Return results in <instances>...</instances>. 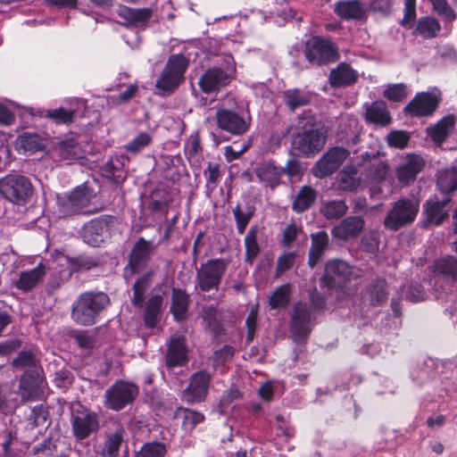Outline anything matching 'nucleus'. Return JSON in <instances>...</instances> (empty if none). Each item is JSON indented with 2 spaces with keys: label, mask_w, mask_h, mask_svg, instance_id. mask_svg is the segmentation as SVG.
Masks as SVG:
<instances>
[{
  "label": "nucleus",
  "mask_w": 457,
  "mask_h": 457,
  "mask_svg": "<svg viewBox=\"0 0 457 457\" xmlns=\"http://www.w3.org/2000/svg\"><path fill=\"white\" fill-rule=\"evenodd\" d=\"M326 297L316 289L309 295V302H299L293 309L290 320V333L294 341L303 344L306 341L316 324L318 313L324 309Z\"/></svg>",
  "instance_id": "obj_1"
},
{
  "label": "nucleus",
  "mask_w": 457,
  "mask_h": 457,
  "mask_svg": "<svg viewBox=\"0 0 457 457\" xmlns=\"http://www.w3.org/2000/svg\"><path fill=\"white\" fill-rule=\"evenodd\" d=\"M327 130L313 118H305L294 135L292 145L300 154L309 157L319 153L325 145Z\"/></svg>",
  "instance_id": "obj_2"
},
{
  "label": "nucleus",
  "mask_w": 457,
  "mask_h": 457,
  "mask_svg": "<svg viewBox=\"0 0 457 457\" xmlns=\"http://www.w3.org/2000/svg\"><path fill=\"white\" fill-rule=\"evenodd\" d=\"M110 304L109 296L104 292H84L79 295L71 309L72 320L82 326L96 322L99 314Z\"/></svg>",
  "instance_id": "obj_3"
},
{
  "label": "nucleus",
  "mask_w": 457,
  "mask_h": 457,
  "mask_svg": "<svg viewBox=\"0 0 457 457\" xmlns=\"http://www.w3.org/2000/svg\"><path fill=\"white\" fill-rule=\"evenodd\" d=\"M216 122L220 133H226L229 136L240 137L245 134L251 124V120L246 118L244 113L236 112L225 107H219L215 113ZM211 137L215 145L229 140V137L223 134L211 132Z\"/></svg>",
  "instance_id": "obj_4"
},
{
  "label": "nucleus",
  "mask_w": 457,
  "mask_h": 457,
  "mask_svg": "<svg viewBox=\"0 0 457 457\" xmlns=\"http://www.w3.org/2000/svg\"><path fill=\"white\" fill-rule=\"evenodd\" d=\"M420 212V200L416 197H401L391 204L383 224L391 231H397L414 222Z\"/></svg>",
  "instance_id": "obj_5"
},
{
  "label": "nucleus",
  "mask_w": 457,
  "mask_h": 457,
  "mask_svg": "<svg viewBox=\"0 0 457 457\" xmlns=\"http://www.w3.org/2000/svg\"><path fill=\"white\" fill-rule=\"evenodd\" d=\"M228 266V262L222 258L207 260L196 269L195 287L204 293L217 292Z\"/></svg>",
  "instance_id": "obj_6"
},
{
  "label": "nucleus",
  "mask_w": 457,
  "mask_h": 457,
  "mask_svg": "<svg viewBox=\"0 0 457 457\" xmlns=\"http://www.w3.org/2000/svg\"><path fill=\"white\" fill-rule=\"evenodd\" d=\"M357 277L359 273L355 267L343 260L334 259L326 263L320 283L321 287L337 290Z\"/></svg>",
  "instance_id": "obj_7"
},
{
  "label": "nucleus",
  "mask_w": 457,
  "mask_h": 457,
  "mask_svg": "<svg viewBox=\"0 0 457 457\" xmlns=\"http://www.w3.org/2000/svg\"><path fill=\"white\" fill-rule=\"evenodd\" d=\"M138 394L139 388L136 384L119 379L105 390L104 405L108 410L120 411L131 405Z\"/></svg>",
  "instance_id": "obj_8"
},
{
  "label": "nucleus",
  "mask_w": 457,
  "mask_h": 457,
  "mask_svg": "<svg viewBox=\"0 0 457 457\" xmlns=\"http://www.w3.org/2000/svg\"><path fill=\"white\" fill-rule=\"evenodd\" d=\"M188 64L189 61L184 54H171L156 80L155 87L163 93H171L183 80Z\"/></svg>",
  "instance_id": "obj_9"
},
{
  "label": "nucleus",
  "mask_w": 457,
  "mask_h": 457,
  "mask_svg": "<svg viewBox=\"0 0 457 457\" xmlns=\"http://www.w3.org/2000/svg\"><path fill=\"white\" fill-rule=\"evenodd\" d=\"M0 194L13 204L24 205L32 196L33 188L27 177L9 174L0 179Z\"/></svg>",
  "instance_id": "obj_10"
},
{
  "label": "nucleus",
  "mask_w": 457,
  "mask_h": 457,
  "mask_svg": "<svg viewBox=\"0 0 457 457\" xmlns=\"http://www.w3.org/2000/svg\"><path fill=\"white\" fill-rule=\"evenodd\" d=\"M116 219L111 215H101L85 223L80 229V237L88 245L98 247L111 237Z\"/></svg>",
  "instance_id": "obj_11"
},
{
  "label": "nucleus",
  "mask_w": 457,
  "mask_h": 457,
  "mask_svg": "<svg viewBox=\"0 0 457 457\" xmlns=\"http://www.w3.org/2000/svg\"><path fill=\"white\" fill-rule=\"evenodd\" d=\"M92 196V191L88 187L79 186L69 195L58 199V211L62 216L87 214L89 212L86 209L88 207Z\"/></svg>",
  "instance_id": "obj_12"
},
{
  "label": "nucleus",
  "mask_w": 457,
  "mask_h": 457,
  "mask_svg": "<svg viewBox=\"0 0 457 457\" xmlns=\"http://www.w3.org/2000/svg\"><path fill=\"white\" fill-rule=\"evenodd\" d=\"M304 55L310 63L319 66L336 62L338 58L335 44L320 37H313L306 42Z\"/></svg>",
  "instance_id": "obj_13"
},
{
  "label": "nucleus",
  "mask_w": 457,
  "mask_h": 457,
  "mask_svg": "<svg viewBox=\"0 0 457 457\" xmlns=\"http://www.w3.org/2000/svg\"><path fill=\"white\" fill-rule=\"evenodd\" d=\"M441 102L442 94L437 89L420 92L404 107V112L411 117H429L435 113Z\"/></svg>",
  "instance_id": "obj_14"
},
{
  "label": "nucleus",
  "mask_w": 457,
  "mask_h": 457,
  "mask_svg": "<svg viewBox=\"0 0 457 457\" xmlns=\"http://www.w3.org/2000/svg\"><path fill=\"white\" fill-rule=\"evenodd\" d=\"M155 251L153 240H145L140 237L134 244L129 256V262L124 269L125 276L142 272L148 265Z\"/></svg>",
  "instance_id": "obj_15"
},
{
  "label": "nucleus",
  "mask_w": 457,
  "mask_h": 457,
  "mask_svg": "<svg viewBox=\"0 0 457 457\" xmlns=\"http://www.w3.org/2000/svg\"><path fill=\"white\" fill-rule=\"evenodd\" d=\"M72 433L78 440H84L99 428L98 416L89 410L76 411L71 418Z\"/></svg>",
  "instance_id": "obj_16"
},
{
  "label": "nucleus",
  "mask_w": 457,
  "mask_h": 457,
  "mask_svg": "<svg viewBox=\"0 0 457 457\" xmlns=\"http://www.w3.org/2000/svg\"><path fill=\"white\" fill-rule=\"evenodd\" d=\"M212 375L206 370H199L192 374L189 384L182 393V398L190 403L205 400Z\"/></svg>",
  "instance_id": "obj_17"
},
{
  "label": "nucleus",
  "mask_w": 457,
  "mask_h": 457,
  "mask_svg": "<svg viewBox=\"0 0 457 457\" xmlns=\"http://www.w3.org/2000/svg\"><path fill=\"white\" fill-rule=\"evenodd\" d=\"M348 151L343 147L330 148L315 164L314 175L323 179L333 174L347 158Z\"/></svg>",
  "instance_id": "obj_18"
},
{
  "label": "nucleus",
  "mask_w": 457,
  "mask_h": 457,
  "mask_svg": "<svg viewBox=\"0 0 457 457\" xmlns=\"http://www.w3.org/2000/svg\"><path fill=\"white\" fill-rule=\"evenodd\" d=\"M234 72L232 67L227 70L219 67L208 69L200 78L199 86L204 93L218 91L230 83Z\"/></svg>",
  "instance_id": "obj_19"
},
{
  "label": "nucleus",
  "mask_w": 457,
  "mask_h": 457,
  "mask_svg": "<svg viewBox=\"0 0 457 457\" xmlns=\"http://www.w3.org/2000/svg\"><path fill=\"white\" fill-rule=\"evenodd\" d=\"M424 158L417 154H406L395 170V176L398 182L402 185H408L413 182L417 176L425 167Z\"/></svg>",
  "instance_id": "obj_20"
},
{
  "label": "nucleus",
  "mask_w": 457,
  "mask_h": 457,
  "mask_svg": "<svg viewBox=\"0 0 457 457\" xmlns=\"http://www.w3.org/2000/svg\"><path fill=\"white\" fill-rule=\"evenodd\" d=\"M451 199L446 196L440 200L438 197H429L423 204V215L426 225H440L446 219L449 212Z\"/></svg>",
  "instance_id": "obj_21"
},
{
  "label": "nucleus",
  "mask_w": 457,
  "mask_h": 457,
  "mask_svg": "<svg viewBox=\"0 0 457 457\" xmlns=\"http://www.w3.org/2000/svg\"><path fill=\"white\" fill-rule=\"evenodd\" d=\"M365 221L360 216H349L331 229L332 236L340 240H349L357 237L364 228Z\"/></svg>",
  "instance_id": "obj_22"
},
{
  "label": "nucleus",
  "mask_w": 457,
  "mask_h": 457,
  "mask_svg": "<svg viewBox=\"0 0 457 457\" xmlns=\"http://www.w3.org/2000/svg\"><path fill=\"white\" fill-rule=\"evenodd\" d=\"M129 158L124 154L112 156L101 168V174L116 184L121 183L126 179L125 166Z\"/></svg>",
  "instance_id": "obj_23"
},
{
  "label": "nucleus",
  "mask_w": 457,
  "mask_h": 457,
  "mask_svg": "<svg viewBox=\"0 0 457 457\" xmlns=\"http://www.w3.org/2000/svg\"><path fill=\"white\" fill-rule=\"evenodd\" d=\"M187 361V350L185 338L172 337L168 344L166 365L169 368L184 366Z\"/></svg>",
  "instance_id": "obj_24"
},
{
  "label": "nucleus",
  "mask_w": 457,
  "mask_h": 457,
  "mask_svg": "<svg viewBox=\"0 0 457 457\" xmlns=\"http://www.w3.org/2000/svg\"><path fill=\"white\" fill-rule=\"evenodd\" d=\"M40 371L41 368L30 369L21 377L19 389L23 398H32L37 395L43 382Z\"/></svg>",
  "instance_id": "obj_25"
},
{
  "label": "nucleus",
  "mask_w": 457,
  "mask_h": 457,
  "mask_svg": "<svg viewBox=\"0 0 457 457\" xmlns=\"http://www.w3.org/2000/svg\"><path fill=\"white\" fill-rule=\"evenodd\" d=\"M311 247L309 249L308 264L314 268L328 248L329 237L325 230L311 234Z\"/></svg>",
  "instance_id": "obj_26"
},
{
  "label": "nucleus",
  "mask_w": 457,
  "mask_h": 457,
  "mask_svg": "<svg viewBox=\"0 0 457 457\" xmlns=\"http://www.w3.org/2000/svg\"><path fill=\"white\" fill-rule=\"evenodd\" d=\"M455 125L454 115H447L438 120L434 126L427 128V134L431 140L437 144H443L453 133Z\"/></svg>",
  "instance_id": "obj_27"
},
{
  "label": "nucleus",
  "mask_w": 457,
  "mask_h": 457,
  "mask_svg": "<svg viewBox=\"0 0 457 457\" xmlns=\"http://www.w3.org/2000/svg\"><path fill=\"white\" fill-rule=\"evenodd\" d=\"M358 78V72L350 64L340 62L330 71L329 82L333 87H345L354 84Z\"/></svg>",
  "instance_id": "obj_28"
},
{
  "label": "nucleus",
  "mask_w": 457,
  "mask_h": 457,
  "mask_svg": "<svg viewBox=\"0 0 457 457\" xmlns=\"http://www.w3.org/2000/svg\"><path fill=\"white\" fill-rule=\"evenodd\" d=\"M119 15L123 18L128 24L136 28H145L153 15L151 8H130L122 7Z\"/></svg>",
  "instance_id": "obj_29"
},
{
  "label": "nucleus",
  "mask_w": 457,
  "mask_h": 457,
  "mask_svg": "<svg viewBox=\"0 0 457 457\" xmlns=\"http://www.w3.org/2000/svg\"><path fill=\"white\" fill-rule=\"evenodd\" d=\"M365 120L368 123L386 126L391 122L387 105L384 101H375L366 108Z\"/></svg>",
  "instance_id": "obj_30"
},
{
  "label": "nucleus",
  "mask_w": 457,
  "mask_h": 457,
  "mask_svg": "<svg viewBox=\"0 0 457 457\" xmlns=\"http://www.w3.org/2000/svg\"><path fill=\"white\" fill-rule=\"evenodd\" d=\"M436 362L434 359L428 358L421 363L416 364L411 371V379L417 385H422L434 378L437 374Z\"/></svg>",
  "instance_id": "obj_31"
},
{
  "label": "nucleus",
  "mask_w": 457,
  "mask_h": 457,
  "mask_svg": "<svg viewBox=\"0 0 457 457\" xmlns=\"http://www.w3.org/2000/svg\"><path fill=\"white\" fill-rule=\"evenodd\" d=\"M124 434L125 430L122 428L108 433L99 451L100 455L102 457H118L120 448L124 441Z\"/></svg>",
  "instance_id": "obj_32"
},
{
  "label": "nucleus",
  "mask_w": 457,
  "mask_h": 457,
  "mask_svg": "<svg viewBox=\"0 0 457 457\" xmlns=\"http://www.w3.org/2000/svg\"><path fill=\"white\" fill-rule=\"evenodd\" d=\"M317 199V191L310 186L302 187L293 197L292 210L302 213L312 207Z\"/></svg>",
  "instance_id": "obj_33"
},
{
  "label": "nucleus",
  "mask_w": 457,
  "mask_h": 457,
  "mask_svg": "<svg viewBox=\"0 0 457 457\" xmlns=\"http://www.w3.org/2000/svg\"><path fill=\"white\" fill-rule=\"evenodd\" d=\"M163 297L160 295H152L145 303L144 313L145 326L149 328L156 327L160 321Z\"/></svg>",
  "instance_id": "obj_34"
},
{
  "label": "nucleus",
  "mask_w": 457,
  "mask_h": 457,
  "mask_svg": "<svg viewBox=\"0 0 457 457\" xmlns=\"http://www.w3.org/2000/svg\"><path fill=\"white\" fill-rule=\"evenodd\" d=\"M360 183L358 170L353 165L345 166L337 174V187L340 190L352 192L360 186Z\"/></svg>",
  "instance_id": "obj_35"
},
{
  "label": "nucleus",
  "mask_w": 457,
  "mask_h": 457,
  "mask_svg": "<svg viewBox=\"0 0 457 457\" xmlns=\"http://www.w3.org/2000/svg\"><path fill=\"white\" fill-rule=\"evenodd\" d=\"M189 295L184 290L179 288L172 289L170 312L177 321L186 319Z\"/></svg>",
  "instance_id": "obj_36"
},
{
  "label": "nucleus",
  "mask_w": 457,
  "mask_h": 457,
  "mask_svg": "<svg viewBox=\"0 0 457 457\" xmlns=\"http://www.w3.org/2000/svg\"><path fill=\"white\" fill-rule=\"evenodd\" d=\"M55 152L62 160L69 162L83 158V151L73 137L60 142L56 146Z\"/></svg>",
  "instance_id": "obj_37"
},
{
  "label": "nucleus",
  "mask_w": 457,
  "mask_h": 457,
  "mask_svg": "<svg viewBox=\"0 0 457 457\" xmlns=\"http://www.w3.org/2000/svg\"><path fill=\"white\" fill-rule=\"evenodd\" d=\"M371 305H382L388 297L387 284L384 278L372 279L366 289Z\"/></svg>",
  "instance_id": "obj_38"
},
{
  "label": "nucleus",
  "mask_w": 457,
  "mask_h": 457,
  "mask_svg": "<svg viewBox=\"0 0 457 457\" xmlns=\"http://www.w3.org/2000/svg\"><path fill=\"white\" fill-rule=\"evenodd\" d=\"M255 174L260 181L266 182L273 187L279 184L280 178L283 174V169L275 166L271 162H263L256 167Z\"/></svg>",
  "instance_id": "obj_39"
},
{
  "label": "nucleus",
  "mask_w": 457,
  "mask_h": 457,
  "mask_svg": "<svg viewBox=\"0 0 457 457\" xmlns=\"http://www.w3.org/2000/svg\"><path fill=\"white\" fill-rule=\"evenodd\" d=\"M283 100L291 112L306 106L311 102L312 96L309 92L298 88H290L283 92Z\"/></svg>",
  "instance_id": "obj_40"
},
{
  "label": "nucleus",
  "mask_w": 457,
  "mask_h": 457,
  "mask_svg": "<svg viewBox=\"0 0 457 457\" xmlns=\"http://www.w3.org/2000/svg\"><path fill=\"white\" fill-rule=\"evenodd\" d=\"M45 273V268L42 265H37L32 270L22 271L16 282V287L25 292L29 291L42 280Z\"/></svg>",
  "instance_id": "obj_41"
},
{
  "label": "nucleus",
  "mask_w": 457,
  "mask_h": 457,
  "mask_svg": "<svg viewBox=\"0 0 457 457\" xmlns=\"http://www.w3.org/2000/svg\"><path fill=\"white\" fill-rule=\"evenodd\" d=\"M348 206L345 200H324L320 203V212L327 220H338L345 215Z\"/></svg>",
  "instance_id": "obj_42"
},
{
  "label": "nucleus",
  "mask_w": 457,
  "mask_h": 457,
  "mask_svg": "<svg viewBox=\"0 0 457 457\" xmlns=\"http://www.w3.org/2000/svg\"><path fill=\"white\" fill-rule=\"evenodd\" d=\"M16 148L24 153H35L44 147L41 137L34 132L26 131L19 135L15 142Z\"/></svg>",
  "instance_id": "obj_43"
},
{
  "label": "nucleus",
  "mask_w": 457,
  "mask_h": 457,
  "mask_svg": "<svg viewBox=\"0 0 457 457\" xmlns=\"http://www.w3.org/2000/svg\"><path fill=\"white\" fill-rule=\"evenodd\" d=\"M335 11L338 16L345 20H361L364 15L363 7L358 0L339 2Z\"/></svg>",
  "instance_id": "obj_44"
},
{
  "label": "nucleus",
  "mask_w": 457,
  "mask_h": 457,
  "mask_svg": "<svg viewBox=\"0 0 457 457\" xmlns=\"http://www.w3.org/2000/svg\"><path fill=\"white\" fill-rule=\"evenodd\" d=\"M152 282V275L151 273H146L138 278L133 287V296L131 298V303L135 307L141 308L145 303V293Z\"/></svg>",
  "instance_id": "obj_45"
},
{
  "label": "nucleus",
  "mask_w": 457,
  "mask_h": 457,
  "mask_svg": "<svg viewBox=\"0 0 457 457\" xmlns=\"http://www.w3.org/2000/svg\"><path fill=\"white\" fill-rule=\"evenodd\" d=\"M12 367L15 370H29L30 369H39L38 360L32 350H22L12 361Z\"/></svg>",
  "instance_id": "obj_46"
},
{
  "label": "nucleus",
  "mask_w": 457,
  "mask_h": 457,
  "mask_svg": "<svg viewBox=\"0 0 457 457\" xmlns=\"http://www.w3.org/2000/svg\"><path fill=\"white\" fill-rule=\"evenodd\" d=\"M440 29V24L435 18L428 16L421 17L417 22L415 33L423 38H432L437 36Z\"/></svg>",
  "instance_id": "obj_47"
},
{
  "label": "nucleus",
  "mask_w": 457,
  "mask_h": 457,
  "mask_svg": "<svg viewBox=\"0 0 457 457\" xmlns=\"http://www.w3.org/2000/svg\"><path fill=\"white\" fill-rule=\"evenodd\" d=\"M175 418L182 420V427L185 430H192L204 420V416L201 412L182 407L176 410Z\"/></svg>",
  "instance_id": "obj_48"
},
{
  "label": "nucleus",
  "mask_w": 457,
  "mask_h": 457,
  "mask_svg": "<svg viewBox=\"0 0 457 457\" xmlns=\"http://www.w3.org/2000/svg\"><path fill=\"white\" fill-rule=\"evenodd\" d=\"M438 188L446 194L457 190V169H447L437 175Z\"/></svg>",
  "instance_id": "obj_49"
},
{
  "label": "nucleus",
  "mask_w": 457,
  "mask_h": 457,
  "mask_svg": "<svg viewBox=\"0 0 457 457\" xmlns=\"http://www.w3.org/2000/svg\"><path fill=\"white\" fill-rule=\"evenodd\" d=\"M258 227L252 226L245 237V261L252 263L260 253L257 242Z\"/></svg>",
  "instance_id": "obj_50"
},
{
  "label": "nucleus",
  "mask_w": 457,
  "mask_h": 457,
  "mask_svg": "<svg viewBox=\"0 0 457 457\" xmlns=\"http://www.w3.org/2000/svg\"><path fill=\"white\" fill-rule=\"evenodd\" d=\"M290 301V286L288 284L279 286L270 296L269 304L271 309L283 308Z\"/></svg>",
  "instance_id": "obj_51"
},
{
  "label": "nucleus",
  "mask_w": 457,
  "mask_h": 457,
  "mask_svg": "<svg viewBox=\"0 0 457 457\" xmlns=\"http://www.w3.org/2000/svg\"><path fill=\"white\" fill-rule=\"evenodd\" d=\"M254 209L247 206L243 210L239 205L233 209V214L237 224V229L239 234H244L250 220L253 216Z\"/></svg>",
  "instance_id": "obj_52"
},
{
  "label": "nucleus",
  "mask_w": 457,
  "mask_h": 457,
  "mask_svg": "<svg viewBox=\"0 0 457 457\" xmlns=\"http://www.w3.org/2000/svg\"><path fill=\"white\" fill-rule=\"evenodd\" d=\"M166 451V446L162 443H145L137 453V457H164Z\"/></svg>",
  "instance_id": "obj_53"
},
{
  "label": "nucleus",
  "mask_w": 457,
  "mask_h": 457,
  "mask_svg": "<svg viewBox=\"0 0 457 457\" xmlns=\"http://www.w3.org/2000/svg\"><path fill=\"white\" fill-rule=\"evenodd\" d=\"M185 155L187 159L195 158L202 152V145L197 131L192 133L185 142Z\"/></svg>",
  "instance_id": "obj_54"
},
{
  "label": "nucleus",
  "mask_w": 457,
  "mask_h": 457,
  "mask_svg": "<svg viewBox=\"0 0 457 457\" xmlns=\"http://www.w3.org/2000/svg\"><path fill=\"white\" fill-rule=\"evenodd\" d=\"M151 141L152 137L147 132H141L125 145V149L129 153L137 154L148 146Z\"/></svg>",
  "instance_id": "obj_55"
},
{
  "label": "nucleus",
  "mask_w": 457,
  "mask_h": 457,
  "mask_svg": "<svg viewBox=\"0 0 457 457\" xmlns=\"http://www.w3.org/2000/svg\"><path fill=\"white\" fill-rule=\"evenodd\" d=\"M404 296L406 300L417 303L426 299V291L420 284L411 282L404 287Z\"/></svg>",
  "instance_id": "obj_56"
},
{
  "label": "nucleus",
  "mask_w": 457,
  "mask_h": 457,
  "mask_svg": "<svg viewBox=\"0 0 457 457\" xmlns=\"http://www.w3.org/2000/svg\"><path fill=\"white\" fill-rule=\"evenodd\" d=\"M410 141V135L403 130H394L386 136V142L389 146L403 149L407 146Z\"/></svg>",
  "instance_id": "obj_57"
},
{
  "label": "nucleus",
  "mask_w": 457,
  "mask_h": 457,
  "mask_svg": "<svg viewBox=\"0 0 457 457\" xmlns=\"http://www.w3.org/2000/svg\"><path fill=\"white\" fill-rule=\"evenodd\" d=\"M75 111L66 110L62 107L49 110L46 116L52 119L57 124H68L72 122Z\"/></svg>",
  "instance_id": "obj_58"
},
{
  "label": "nucleus",
  "mask_w": 457,
  "mask_h": 457,
  "mask_svg": "<svg viewBox=\"0 0 457 457\" xmlns=\"http://www.w3.org/2000/svg\"><path fill=\"white\" fill-rule=\"evenodd\" d=\"M235 354L234 347L223 345L220 349L215 351L212 355L213 368L217 369L229 361Z\"/></svg>",
  "instance_id": "obj_59"
},
{
  "label": "nucleus",
  "mask_w": 457,
  "mask_h": 457,
  "mask_svg": "<svg viewBox=\"0 0 457 457\" xmlns=\"http://www.w3.org/2000/svg\"><path fill=\"white\" fill-rule=\"evenodd\" d=\"M407 96V87L404 84H394L384 91V96L393 102H401Z\"/></svg>",
  "instance_id": "obj_60"
},
{
  "label": "nucleus",
  "mask_w": 457,
  "mask_h": 457,
  "mask_svg": "<svg viewBox=\"0 0 457 457\" xmlns=\"http://www.w3.org/2000/svg\"><path fill=\"white\" fill-rule=\"evenodd\" d=\"M302 232V227L292 222L286 226L282 232V244L286 247H290L296 239L297 236Z\"/></svg>",
  "instance_id": "obj_61"
},
{
  "label": "nucleus",
  "mask_w": 457,
  "mask_h": 457,
  "mask_svg": "<svg viewBox=\"0 0 457 457\" xmlns=\"http://www.w3.org/2000/svg\"><path fill=\"white\" fill-rule=\"evenodd\" d=\"M296 252H289L282 254L277 261V273L282 274L288 270L295 263Z\"/></svg>",
  "instance_id": "obj_62"
},
{
  "label": "nucleus",
  "mask_w": 457,
  "mask_h": 457,
  "mask_svg": "<svg viewBox=\"0 0 457 457\" xmlns=\"http://www.w3.org/2000/svg\"><path fill=\"white\" fill-rule=\"evenodd\" d=\"M433 5V9L438 12L439 15L444 16L449 21L455 19L454 11L449 6L446 0H429Z\"/></svg>",
  "instance_id": "obj_63"
},
{
  "label": "nucleus",
  "mask_w": 457,
  "mask_h": 457,
  "mask_svg": "<svg viewBox=\"0 0 457 457\" xmlns=\"http://www.w3.org/2000/svg\"><path fill=\"white\" fill-rule=\"evenodd\" d=\"M241 393L236 386H231L226 390L220 399V405L222 409H227L235 400L240 398Z\"/></svg>",
  "instance_id": "obj_64"
}]
</instances>
